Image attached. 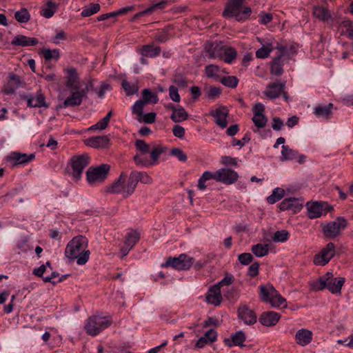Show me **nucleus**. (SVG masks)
Listing matches in <instances>:
<instances>
[{"instance_id": "13", "label": "nucleus", "mask_w": 353, "mask_h": 353, "mask_svg": "<svg viewBox=\"0 0 353 353\" xmlns=\"http://www.w3.org/2000/svg\"><path fill=\"white\" fill-rule=\"evenodd\" d=\"M335 245L330 242L314 257V263L316 265H325L335 255Z\"/></svg>"}, {"instance_id": "18", "label": "nucleus", "mask_w": 353, "mask_h": 353, "mask_svg": "<svg viewBox=\"0 0 353 353\" xmlns=\"http://www.w3.org/2000/svg\"><path fill=\"white\" fill-rule=\"evenodd\" d=\"M238 318L246 325H253L257 321L255 312L245 304H241L237 311Z\"/></svg>"}, {"instance_id": "2", "label": "nucleus", "mask_w": 353, "mask_h": 353, "mask_svg": "<svg viewBox=\"0 0 353 353\" xmlns=\"http://www.w3.org/2000/svg\"><path fill=\"white\" fill-rule=\"evenodd\" d=\"M345 281L344 277H334L332 272H327L317 280L312 281L311 288L316 291L327 289L332 294H341Z\"/></svg>"}, {"instance_id": "62", "label": "nucleus", "mask_w": 353, "mask_h": 353, "mask_svg": "<svg viewBox=\"0 0 353 353\" xmlns=\"http://www.w3.org/2000/svg\"><path fill=\"white\" fill-rule=\"evenodd\" d=\"M221 162L222 164L229 166V165H234L236 167L238 165L237 159L234 157H231L229 156H223L221 158Z\"/></svg>"}, {"instance_id": "3", "label": "nucleus", "mask_w": 353, "mask_h": 353, "mask_svg": "<svg viewBox=\"0 0 353 353\" xmlns=\"http://www.w3.org/2000/svg\"><path fill=\"white\" fill-rule=\"evenodd\" d=\"M245 0H230L227 2L223 16L225 18H235L237 21L248 20L252 11L248 6H243Z\"/></svg>"}, {"instance_id": "33", "label": "nucleus", "mask_w": 353, "mask_h": 353, "mask_svg": "<svg viewBox=\"0 0 353 353\" xmlns=\"http://www.w3.org/2000/svg\"><path fill=\"white\" fill-rule=\"evenodd\" d=\"M261 47L256 51V57L259 59H266L270 54L276 49V46L270 41H261L259 39Z\"/></svg>"}, {"instance_id": "44", "label": "nucleus", "mask_w": 353, "mask_h": 353, "mask_svg": "<svg viewBox=\"0 0 353 353\" xmlns=\"http://www.w3.org/2000/svg\"><path fill=\"white\" fill-rule=\"evenodd\" d=\"M121 86L124 90L127 96H131L136 94L139 91L138 82L130 83L127 80L124 79L121 82Z\"/></svg>"}, {"instance_id": "9", "label": "nucleus", "mask_w": 353, "mask_h": 353, "mask_svg": "<svg viewBox=\"0 0 353 353\" xmlns=\"http://www.w3.org/2000/svg\"><path fill=\"white\" fill-rule=\"evenodd\" d=\"M35 158L34 153L26 154L19 152H12L6 157V161L12 168L24 166L32 161Z\"/></svg>"}, {"instance_id": "40", "label": "nucleus", "mask_w": 353, "mask_h": 353, "mask_svg": "<svg viewBox=\"0 0 353 353\" xmlns=\"http://www.w3.org/2000/svg\"><path fill=\"white\" fill-rule=\"evenodd\" d=\"M211 179H214L218 182L217 171L214 172L210 171L204 172L198 180V188L201 190H205L206 188L205 182Z\"/></svg>"}, {"instance_id": "49", "label": "nucleus", "mask_w": 353, "mask_h": 353, "mask_svg": "<svg viewBox=\"0 0 353 353\" xmlns=\"http://www.w3.org/2000/svg\"><path fill=\"white\" fill-rule=\"evenodd\" d=\"M285 196V190L280 188H276L272 193L267 197V201L270 204H274L280 201Z\"/></svg>"}, {"instance_id": "47", "label": "nucleus", "mask_w": 353, "mask_h": 353, "mask_svg": "<svg viewBox=\"0 0 353 353\" xmlns=\"http://www.w3.org/2000/svg\"><path fill=\"white\" fill-rule=\"evenodd\" d=\"M220 68L214 64H210L205 68V74L207 77L219 81Z\"/></svg>"}, {"instance_id": "4", "label": "nucleus", "mask_w": 353, "mask_h": 353, "mask_svg": "<svg viewBox=\"0 0 353 353\" xmlns=\"http://www.w3.org/2000/svg\"><path fill=\"white\" fill-rule=\"evenodd\" d=\"M112 323V320L110 316L93 315L87 319L84 328L88 334L97 336Z\"/></svg>"}, {"instance_id": "29", "label": "nucleus", "mask_w": 353, "mask_h": 353, "mask_svg": "<svg viewBox=\"0 0 353 353\" xmlns=\"http://www.w3.org/2000/svg\"><path fill=\"white\" fill-rule=\"evenodd\" d=\"M208 303L215 306L219 305L222 301L221 290L219 285L212 286L206 295Z\"/></svg>"}, {"instance_id": "53", "label": "nucleus", "mask_w": 353, "mask_h": 353, "mask_svg": "<svg viewBox=\"0 0 353 353\" xmlns=\"http://www.w3.org/2000/svg\"><path fill=\"white\" fill-rule=\"evenodd\" d=\"M133 159L136 165L139 167H151V162L150 161V159L145 156V154H142V153L137 154L134 155Z\"/></svg>"}, {"instance_id": "22", "label": "nucleus", "mask_w": 353, "mask_h": 353, "mask_svg": "<svg viewBox=\"0 0 353 353\" xmlns=\"http://www.w3.org/2000/svg\"><path fill=\"white\" fill-rule=\"evenodd\" d=\"M306 207L308 212V217L310 219H316L321 216L323 213H326L327 210H324V207H327L326 203L323 202H307Z\"/></svg>"}, {"instance_id": "31", "label": "nucleus", "mask_w": 353, "mask_h": 353, "mask_svg": "<svg viewBox=\"0 0 353 353\" xmlns=\"http://www.w3.org/2000/svg\"><path fill=\"white\" fill-rule=\"evenodd\" d=\"M38 43L39 41L36 38L21 34L15 36L11 41L12 45L21 47L34 46Z\"/></svg>"}, {"instance_id": "19", "label": "nucleus", "mask_w": 353, "mask_h": 353, "mask_svg": "<svg viewBox=\"0 0 353 353\" xmlns=\"http://www.w3.org/2000/svg\"><path fill=\"white\" fill-rule=\"evenodd\" d=\"M218 182L225 185H232L239 179L238 173L230 168H221L217 170Z\"/></svg>"}, {"instance_id": "60", "label": "nucleus", "mask_w": 353, "mask_h": 353, "mask_svg": "<svg viewBox=\"0 0 353 353\" xmlns=\"http://www.w3.org/2000/svg\"><path fill=\"white\" fill-rule=\"evenodd\" d=\"M146 104L142 99L137 101L132 105V112L137 114L139 117L143 116V108Z\"/></svg>"}, {"instance_id": "1", "label": "nucleus", "mask_w": 353, "mask_h": 353, "mask_svg": "<svg viewBox=\"0 0 353 353\" xmlns=\"http://www.w3.org/2000/svg\"><path fill=\"white\" fill-rule=\"evenodd\" d=\"M88 247V239L81 235L77 236L68 243L65 250V255L71 260L76 259L78 265H84L89 260L90 254Z\"/></svg>"}, {"instance_id": "45", "label": "nucleus", "mask_w": 353, "mask_h": 353, "mask_svg": "<svg viewBox=\"0 0 353 353\" xmlns=\"http://www.w3.org/2000/svg\"><path fill=\"white\" fill-rule=\"evenodd\" d=\"M145 103L156 104L159 101V97L157 93L152 92L150 89H144L142 91V99Z\"/></svg>"}, {"instance_id": "12", "label": "nucleus", "mask_w": 353, "mask_h": 353, "mask_svg": "<svg viewBox=\"0 0 353 353\" xmlns=\"http://www.w3.org/2000/svg\"><path fill=\"white\" fill-rule=\"evenodd\" d=\"M90 158L87 154L73 156L70 159V165L72 167L71 174L75 179L81 177L83 170L88 165Z\"/></svg>"}, {"instance_id": "16", "label": "nucleus", "mask_w": 353, "mask_h": 353, "mask_svg": "<svg viewBox=\"0 0 353 353\" xmlns=\"http://www.w3.org/2000/svg\"><path fill=\"white\" fill-rule=\"evenodd\" d=\"M285 89V81L276 80L267 85L266 90L263 92V94L268 99L272 100L279 97Z\"/></svg>"}, {"instance_id": "52", "label": "nucleus", "mask_w": 353, "mask_h": 353, "mask_svg": "<svg viewBox=\"0 0 353 353\" xmlns=\"http://www.w3.org/2000/svg\"><path fill=\"white\" fill-rule=\"evenodd\" d=\"M219 81L225 87L235 88L239 83V79L236 76H225L220 78Z\"/></svg>"}, {"instance_id": "30", "label": "nucleus", "mask_w": 353, "mask_h": 353, "mask_svg": "<svg viewBox=\"0 0 353 353\" xmlns=\"http://www.w3.org/2000/svg\"><path fill=\"white\" fill-rule=\"evenodd\" d=\"M85 145L94 148H105L110 145V139L108 136H97L85 140Z\"/></svg>"}, {"instance_id": "38", "label": "nucleus", "mask_w": 353, "mask_h": 353, "mask_svg": "<svg viewBox=\"0 0 353 353\" xmlns=\"http://www.w3.org/2000/svg\"><path fill=\"white\" fill-rule=\"evenodd\" d=\"M57 8L58 5L56 3L48 0L42 6L40 14L46 19H50L54 14Z\"/></svg>"}, {"instance_id": "35", "label": "nucleus", "mask_w": 353, "mask_h": 353, "mask_svg": "<svg viewBox=\"0 0 353 353\" xmlns=\"http://www.w3.org/2000/svg\"><path fill=\"white\" fill-rule=\"evenodd\" d=\"M276 50H277L276 56L281 59H291L296 54V48L293 45L288 46L277 44L276 46Z\"/></svg>"}, {"instance_id": "14", "label": "nucleus", "mask_w": 353, "mask_h": 353, "mask_svg": "<svg viewBox=\"0 0 353 353\" xmlns=\"http://www.w3.org/2000/svg\"><path fill=\"white\" fill-rule=\"evenodd\" d=\"M265 110V105L260 102L255 103L253 106L252 121L258 128H263L268 123V118L264 114Z\"/></svg>"}, {"instance_id": "34", "label": "nucleus", "mask_w": 353, "mask_h": 353, "mask_svg": "<svg viewBox=\"0 0 353 353\" xmlns=\"http://www.w3.org/2000/svg\"><path fill=\"white\" fill-rule=\"evenodd\" d=\"M312 15L316 19L323 22L328 21L332 17L330 10L321 6L313 7Z\"/></svg>"}, {"instance_id": "7", "label": "nucleus", "mask_w": 353, "mask_h": 353, "mask_svg": "<svg viewBox=\"0 0 353 353\" xmlns=\"http://www.w3.org/2000/svg\"><path fill=\"white\" fill-rule=\"evenodd\" d=\"M194 259L186 254H181L177 257H169L165 263L162 264L163 267H172L177 270H188L192 265Z\"/></svg>"}, {"instance_id": "48", "label": "nucleus", "mask_w": 353, "mask_h": 353, "mask_svg": "<svg viewBox=\"0 0 353 353\" xmlns=\"http://www.w3.org/2000/svg\"><path fill=\"white\" fill-rule=\"evenodd\" d=\"M252 252L257 257H263L269 253V245L258 243L252 247Z\"/></svg>"}, {"instance_id": "15", "label": "nucleus", "mask_w": 353, "mask_h": 353, "mask_svg": "<svg viewBox=\"0 0 353 353\" xmlns=\"http://www.w3.org/2000/svg\"><path fill=\"white\" fill-rule=\"evenodd\" d=\"M23 84L22 78L14 74L9 72L8 75V81L4 83L2 92L6 94H11L14 93L15 90Z\"/></svg>"}, {"instance_id": "61", "label": "nucleus", "mask_w": 353, "mask_h": 353, "mask_svg": "<svg viewBox=\"0 0 353 353\" xmlns=\"http://www.w3.org/2000/svg\"><path fill=\"white\" fill-rule=\"evenodd\" d=\"M169 95L170 99L174 102H179L181 101L178 88L174 85H170L169 87Z\"/></svg>"}, {"instance_id": "6", "label": "nucleus", "mask_w": 353, "mask_h": 353, "mask_svg": "<svg viewBox=\"0 0 353 353\" xmlns=\"http://www.w3.org/2000/svg\"><path fill=\"white\" fill-rule=\"evenodd\" d=\"M131 181V174L129 176L122 172L118 179L108 189V192L113 194H121L124 198L131 196L136 188L130 191V182Z\"/></svg>"}, {"instance_id": "21", "label": "nucleus", "mask_w": 353, "mask_h": 353, "mask_svg": "<svg viewBox=\"0 0 353 353\" xmlns=\"http://www.w3.org/2000/svg\"><path fill=\"white\" fill-rule=\"evenodd\" d=\"M281 161H297L299 163L303 162L305 159V156L303 154H299L298 151L294 150L288 145H283L282 146Z\"/></svg>"}, {"instance_id": "58", "label": "nucleus", "mask_w": 353, "mask_h": 353, "mask_svg": "<svg viewBox=\"0 0 353 353\" xmlns=\"http://www.w3.org/2000/svg\"><path fill=\"white\" fill-rule=\"evenodd\" d=\"M134 145L137 150H139L140 153H142V154H146L150 152V145L143 140H137Z\"/></svg>"}, {"instance_id": "55", "label": "nucleus", "mask_w": 353, "mask_h": 353, "mask_svg": "<svg viewBox=\"0 0 353 353\" xmlns=\"http://www.w3.org/2000/svg\"><path fill=\"white\" fill-rule=\"evenodd\" d=\"M15 19L21 23H27L30 19V14L26 8H21L14 13Z\"/></svg>"}, {"instance_id": "64", "label": "nucleus", "mask_w": 353, "mask_h": 353, "mask_svg": "<svg viewBox=\"0 0 353 353\" xmlns=\"http://www.w3.org/2000/svg\"><path fill=\"white\" fill-rule=\"evenodd\" d=\"M185 128L179 125H174L172 128V133L174 137L182 139L185 136Z\"/></svg>"}, {"instance_id": "10", "label": "nucleus", "mask_w": 353, "mask_h": 353, "mask_svg": "<svg viewBox=\"0 0 353 353\" xmlns=\"http://www.w3.org/2000/svg\"><path fill=\"white\" fill-rule=\"evenodd\" d=\"M70 95L67 97L63 103L59 105V108H67L68 107L79 106L81 104L83 99L86 97L88 89H69Z\"/></svg>"}, {"instance_id": "20", "label": "nucleus", "mask_w": 353, "mask_h": 353, "mask_svg": "<svg viewBox=\"0 0 353 353\" xmlns=\"http://www.w3.org/2000/svg\"><path fill=\"white\" fill-rule=\"evenodd\" d=\"M140 239V234L136 230H130L125 236L124 245L121 249L123 256H126Z\"/></svg>"}, {"instance_id": "54", "label": "nucleus", "mask_w": 353, "mask_h": 353, "mask_svg": "<svg viewBox=\"0 0 353 353\" xmlns=\"http://www.w3.org/2000/svg\"><path fill=\"white\" fill-rule=\"evenodd\" d=\"M100 9L101 6L99 3H91L83 9L81 14L83 17H88L97 13Z\"/></svg>"}, {"instance_id": "51", "label": "nucleus", "mask_w": 353, "mask_h": 353, "mask_svg": "<svg viewBox=\"0 0 353 353\" xmlns=\"http://www.w3.org/2000/svg\"><path fill=\"white\" fill-rule=\"evenodd\" d=\"M150 161L151 162V166L158 164V159L161 154L164 152L163 148L157 145L155 146L152 150H150Z\"/></svg>"}, {"instance_id": "11", "label": "nucleus", "mask_w": 353, "mask_h": 353, "mask_svg": "<svg viewBox=\"0 0 353 353\" xmlns=\"http://www.w3.org/2000/svg\"><path fill=\"white\" fill-rule=\"evenodd\" d=\"M110 170V165L101 164L98 167H90L86 172L87 181L92 184L97 181H103Z\"/></svg>"}, {"instance_id": "36", "label": "nucleus", "mask_w": 353, "mask_h": 353, "mask_svg": "<svg viewBox=\"0 0 353 353\" xmlns=\"http://www.w3.org/2000/svg\"><path fill=\"white\" fill-rule=\"evenodd\" d=\"M67 71V80L65 85L68 89H79V81L77 70L74 68H69Z\"/></svg>"}, {"instance_id": "17", "label": "nucleus", "mask_w": 353, "mask_h": 353, "mask_svg": "<svg viewBox=\"0 0 353 353\" xmlns=\"http://www.w3.org/2000/svg\"><path fill=\"white\" fill-rule=\"evenodd\" d=\"M303 206V201L295 197H289L283 200L279 204L281 211H291L297 213L301 210Z\"/></svg>"}, {"instance_id": "27", "label": "nucleus", "mask_w": 353, "mask_h": 353, "mask_svg": "<svg viewBox=\"0 0 353 353\" xmlns=\"http://www.w3.org/2000/svg\"><path fill=\"white\" fill-rule=\"evenodd\" d=\"M131 181L130 182V191L133 188H136L138 183L140 181L143 183H150L151 177L144 172L132 171L131 173Z\"/></svg>"}, {"instance_id": "5", "label": "nucleus", "mask_w": 353, "mask_h": 353, "mask_svg": "<svg viewBox=\"0 0 353 353\" xmlns=\"http://www.w3.org/2000/svg\"><path fill=\"white\" fill-rule=\"evenodd\" d=\"M259 288L260 297L263 301L270 303L274 307H279L283 305L285 307L287 306L285 299L272 285H261Z\"/></svg>"}, {"instance_id": "24", "label": "nucleus", "mask_w": 353, "mask_h": 353, "mask_svg": "<svg viewBox=\"0 0 353 353\" xmlns=\"http://www.w3.org/2000/svg\"><path fill=\"white\" fill-rule=\"evenodd\" d=\"M225 47L226 46H224L221 42H213L206 46L205 49L210 59H221L223 58V52Z\"/></svg>"}, {"instance_id": "46", "label": "nucleus", "mask_w": 353, "mask_h": 353, "mask_svg": "<svg viewBox=\"0 0 353 353\" xmlns=\"http://www.w3.org/2000/svg\"><path fill=\"white\" fill-rule=\"evenodd\" d=\"M283 61L281 58L276 57L272 61L270 72L273 75L280 76L283 72Z\"/></svg>"}, {"instance_id": "43", "label": "nucleus", "mask_w": 353, "mask_h": 353, "mask_svg": "<svg viewBox=\"0 0 353 353\" xmlns=\"http://www.w3.org/2000/svg\"><path fill=\"white\" fill-rule=\"evenodd\" d=\"M161 48L154 45H145L141 48V54L148 57H155L160 54Z\"/></svg>"}, {"instance_id": "37", "label": "nucleus", "mask_w": 353, "mask_h": 353, "mask_svg": "<svg viewBox=\"0 0 353 353\" xmlns=\"http://www.w3.org/2000/svg\"><path fill=\"white\" fill-rule=\"evenodd\" d=\"M312 336L313 334L311 331L306 329H301L296 333L295 338L299 345L305 346L312 341Z\"/></svg>"}, {"instance_id": "57", "label": "nucleus", "mask_w": 353, "mask_h": 353, "mask_svg": "<svg viewBox=\"0 0 353 353\" xmlns=\"http://www.w3.org/2000/svg\"><path fill=\"white\" fill-rule=\"evenodd\" d=\"M289 232L285 230L276 231L272 236L274 242H285L289 239Z\"/></svg>"}, {"instance_id": "42", "label": "nucleus", "mask_w": 353, "mask_h": 353, "mask_svg": "<svg viewBox=\"0 0 353 353\" xmlns=\"http://www.w3.org/2000/svg\"><path fill=\"white\" fill-rule=\"evenodd\" d=\"M112 116V112L110 111L107 113L105 117L102 118L99 121H98L96 124L91 125L88 128V131H94V130H105L110 122V118Z\"/></svg>"}, {"instance_id": "56", "label": "nucleus", "mask_w": 353, "mask_h": 353, "mask_svg": "<svg viewBox=\"0 0 353 353\" xmlns=\"http://www.w3.org/2000/svg\"><path fill=\"white\" fill-rule=\"evenodd\" d=\"M236 57V51L234 48L226 46L223 52V60L227 63H231Z\"/></svg>"}, {"instance_id": "50", "label": "nucleus", "mask_w": 353, "mask_h": 353, "mask_svg": "<svg viewBox=\"0 0 353 353\" xmlns=\"http://www.w3.org/2000/svg\"><path fill=\"white\" fill-rule=\"evenodd\" d=\"M39 53L44 57L46 61H50L52 59L58 60L60 57L59 50L58 49L51 50L50 49L43 48Z\"/></svg>"}, {"instance_id": "39", "label": "nucleus", "mask_w": 353, "mask_h": 353, "mask_svg": "<svg viewBox=\"0 0 353 353\" xmlns=\"http://www.w3.org/2000/svg\"><path fill=\"white\" fill-rule=\"evenodd\" d=\"M245 339L246 336L245 333L240 330L232 335L231 340L226 339L225 342L230 347L233 345L243 347L244 346L243 343L245 342Z\"/></svg>"}, {"instance_id": "23", "label": "nucleus", "mask_w": 353, "mask_h": 353, "mask_svg": "<svg viewBox=\"0 0 353 353\" xmlns=\"http://www.w3.org/2000/svg\"><path fill=\"white\" fill-rule=\"evenodd\" d=\"M228 110L224 106H221L215 110L210 112V115L215 119V123L221 128H225L228 125L227 117L228 116Z\"/></svg>"}, {"instance_id": "26", "label": "nucleus", "mask_w": 353, "mask_h": 353, "mask_svg": "<svg viewBox=\"0 0 353 353\" xmlns=\"http://www.w3.org/2000/svg\"><path fill=\"white\" fill-rule=\"evenodd\" d=\"M281 318V315L274 311H268L263 312L259 319V322L265 326L270 327L275 325Z\"/></svg>"}, {"instance_id": "41", "label": "nucleus", "mask_w": 353, "mask_h": 353, "mask_svg": "<svg viewBox=\"0 0 353 353\" xmlns=\"http://www.w3.org/2000/svg\"><path fill=\"white\" fill-rule=\"evenodd\" d=\"M188 118V114L185 111V108L181 105H179L176 109L174 110V112L170 116V119L174 123H181L187 120Z\"/></svg>"}, {"instance_id": "59", "label": "nucleus", "mask_w": 353, "mask_h": 353, "mask_svg": "<svg viewBox=\"0 0 353 353\" xmlns=\"http://www.w3.org/2000/svg\"><path fill=\"white\" fill-rule=\"evenodd\" d=\"M170 155L176 157L179 161L181 162H185L188 159L187 155L185 153L178 148H173L171 149Z\"/></svg>"}, {"instance_id": "25", "label": "nucleus", "mask_w": 353, "mask_h": 353, "mask_svg": "<svg viewBox=\"0 0 353 353\" xmlns=\"http://www.w3.org/2000/svg\"><path fill=\"white\" fill-rule=\"evenodd\" d=\"M334 105L330 103L327 105H318L313 108L314 114L319 119H330L333 114Z\"/></svg>"}, {"instance_id": "8", "label": "nucleus", "mask_w": 353, "mask_h": 353, "mask_svg": "<svg viewBox=\"0 0 353 353\" xmlns=\"http://www.w3.org/2000/svg\"><path fill=\"white\" fill-rule=\"evenodd\" d=\"M347 225V220L344 217L339 216L334 221L324 225L322 230L326 238L334 239L339 235Z\"/></svg>"}, {"instance_id": "63", "label": "nucleus", "mask_w": 353, "mask_h": 353, "mask_svg": "<svg viewBox=\"0 0 353 353\" xmlns=\"http://www.w3.org/2000/svg\"><path fill=\"white\" fill-rule=\"evenodd\" d=\"M238 259L240 263L246 265L252 262L253 256L250 253H243L239 255Z\"/></svg>"}, {"instance_id": "28", "label": "nucleus", "mask_w": 353, "mask_h": 353, "mask_svg": "<svg viewBox=\"0 0 353 353\" xmlns=\"http://www.w3.org/2000/svg\"><path fill=\"white\" fill-rule=\"evenodd\" d=\"M27 103L28 106L31 108L48 107L46 102L45 96L41 90L37 92L34 94H30L27 97Z\"/></svg>"}, {"instance_id": "32", "label": "nucleus", "mask_w": 353, "mask_h": 353, "mask_svg": "<svg viewBox=\"0 0 353 353\" xmlns=\"http://www.w3.org/2000/svg\"><path fill=\"white\" fill-rule=\"evenodd\" d=\"M167 6H168V1H166V0H163L159 3H154L149 8H146L145 10L135 14L132 17L131 21H134L137 20L139 18L143 17L146 14H152V12H154V11H156L157 10H163Z\"/></svg>"}]
</instances>
